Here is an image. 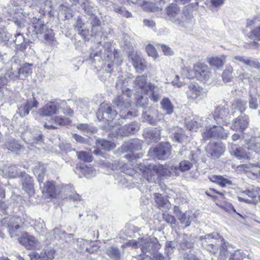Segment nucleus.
I'll use <instances>...</instances> for the list:
<instances>
[{
  "instance_id": "obj_3",
  "label": "nucleus",
  "mask_w": 260,
  "mask_h": 260,
  "mask_svg": "<svg viewBox=\"0 0 260 260\" xmlns=\"http://www.w3.org/2000/svg\"><path fill=\"white\" fill-rule=\"evenodd\" d=\"M46 167L44 164H39L34 169V174L37 177L42 192L49 197H54L56 195L55 187L53 181H48L43 183Z\"/></svg>"
},
{
  "instance_id": "obj_6",
  "label": "nucleus",
  "mask_w": 260,
  "mask_h": 260,
  "mask_svg": "<svg viewBox=\"0 0 260 260\" xmlns=\"http://www.w3.org/2000/svg\"><path fill=\"white\" fill-rule=\"evenodd\" d=\"M140 248L143 255L147 257L155 256L158 253L160 245L156 239H152L150 237L140 238Z\"/></svg>"
},
{
  "instance_id": "obj_32",
  "label": "nucleus",
  "mask_w": 260,
  "mask_h": 260,
  "mask_svg": "<svg viewBox=\"0 0 260 260\" xmlns=\"http://www.w3.org/2000/svg\"><path fill=\"white\" fill-rule=\"evenodd\" d=\"M157 115L158 110L150 108L146 111L143 112L142 118L143 121L147 122L151 125H155V120L152 117Z\"/></svg>"
},
{
  "instance_id": "obj_42",
  "label": "nucleus",
  "mask_w": 260,
  "mask_h": 260,
  "mask_svg": "<svg viewBox=\"0 0 260 260\" xmlns=\"http://www.w3.org/2000/svg\"><path fill=\"white\" fill-rule=\"evenodd\" d=\"M153 196L155 202L158 208L160 209L165 207L168 208V206L169 205V201L166 199H165L161 194L154 193Z\"/></svg>"
},
{
  "instance_id": "obj_22",
  "label": "nucleus",
  "mask_w": 260,
  "mask_h": 260,
  "mask_svg": "<svg viewBox=\"0 0 260 260\" xmlns=\"http://www.w3.org/2000/svg\"><path fill=\"white\" fill-rule=\"evenodd\" d=\"M39 103L34 98H31L25 101L18 108V113L20 116L23 117L29 114L30 110L33 108H37Z\"/></svg>"
},
{
  "instance_id": "obj_48",
  "label": "nucleus",
  "mask_w": 260,
  "mask_h": 260,
  "mask_svg": "<svg viewBox=\"0 0 260 260\" xmlns=\"http://www.w3.org/2000/svg\"><path fill=\"white\" fill-rule=\"evenodd\" d=\"M234 69L231 66L227 67V68L223 71L222 75L223 81L224 83H228L232 82L233 79V73Z\"/></svg>"
},
{
  "instance_id": "obj_24",
  "label": "nucleus",
  "mask_w": 260,
  "mask_h": 260,
  "mask_svg": "<svg viewBox=\"0 0 260 260\" xmlns=\"http://www.w3.org/2000/svg\"><path fill=\"white\" fill-rule=\"evenodd\" d=\"M249 124V118L246 115H241L236 118L234 123L231 126L233 130L243 131L247 128Z\"/></svg>"
},
{
  "instance_id": "obj_20",
  "label": "nucleus",
  "mask_w": 260,
  "mask_h": 260,
  "mask_svg": "<svg viewBox=\"0 0 260 260\" xmlns=\"http://www.w3.org/2000/svg\"><path fill=\"white\" fill-rule=\"evenodd\" d=\"M148 87L149 89L145 93L148 94L149 99L154 103L159 102L162 94L161 87H158L154 83H150Z\"/></svg>"
},
{
  "instance_id": "obj_53",
  "label": "nucleus",
  "mask_w": 260,
  "mask_h": 260,
  "mask_svg": "<svg viewBox=\"0 0 260 260\" xmlns=\"http://www.w3.org/2000/svg\"><path fill=\"white\" fill-rule=\"evenodd\" d=\"M81 7L84 10V12L89 16H93L94 15L95 9L91 6L87 1L84 2L81 4Z\"/></svg>"
},
{
  "instance_id": "obj_9",
  "label": "nucleus",
  "mask_w": 260,
  "mask_h": 260,
  "mask_svg": "<svg viewBox=\"0 0 260 260\" xmlns=\"http://www.w3.org/2000/svg\"><path fill=\"white\" fill-rule=\"evenodd\" d=\"M130 98L122 93L121 95H117L113 100V104L120 110L119 116L121 118L125 119L129 118L130 116H136L129 111L127 112L126 115L123 114V111L129 108L131 106Z\"/></svg>"
},
{
  "instance_id": "obj_47",
  "label": "nucleus",
  "mask_w": 260,
  "mask_h": 260,
  "mask_svg": "<svg viewBox=\"0 0 260 260\" xmlns=\"http://www.w3.org/2000/svg\"><path fill=\"white\" fill-rule=\"evenodd\" d=\"M52 122L54 125L64 126L70 123V120L68 118H63L61 116H54L51 118L49 122Z\"/></svg>"
},
{
  "instance_id": "obj_18",
  "label": "nucleus",
  "mask_w": 260,
  "mask_h": 260,
  "mask_svg": "<svg viewBox=\"0 0 260 260\" xmlns=\"http://www.w3.org/2000/svg\"><path fill=\"white\" fill-rule=\"evenodd\" d=\"M153 170L156 172V173L163 177H170L173 176L174 174L177 175L176 171L177 168L176 167L173 166H170L169 165H155L153 167Z\"/></svg>"
},
{
  "instance_id": "obj_60",
  "label": "nucleus",
  "mask_w": 260,
  "mask_h": 260,
  "mask_svg": "<svg viewBox=\"0 0 260 260\" xmlns=\"http://www.w3.org/2000/svg\"><path fill=\"white\" fill-rule=\"evenodd\" d=\"M143 176L148 182L154 181L155 179V175L154 174V172L147 169L143 171Z\"/></svg>"
},
{
  "instance_id": "obj_52",
  "label": "nucleus",
  "mask_w": 260,
  "mask_h": 260,
  "mask_svg": "<svg viewBox=\"0 0 260 260\" xmlns=\"http://www.w3.org/2000/svg\"><path fill=\"white\" fill-rule=\"evenodd\" d=\"M260 192V188L256 187L255 188H248L242 191L243 194L248 196L252 200L257 199L256 197Z\"/></svg>"
},
{
  "instance_id": "obj_15",
  "label": "nucleus",
  "mask_w": 260,
  "mask_h": 260,
  "mask_svg": "<svg viewBox=\"0 0 260 260\" xmlns=\"http://www.w3.org/2000/svg\"><path fill=\"white\" fill-rule=\"evenodd\" d=\"M237 168L239 171L247 173L248 177L252 179L260 177V165L258 163L242 164L238 166Z\"/></svg>"
},
{
  "instance_id": "obj_17",
  "label": "nucleus",
  "mask_w": 260,
  "mask_h": 260,
  "mask_svg": "<svg viewBox=\"0 0 260 260\" xmlns=\"http://www.w3.org/2000/svg\"><path fill=\"white\" fill-rule=\"evenodd\" d=\"M137 72L141 73L147 69V62L145 59L138 53L133 52L128 56Z\"/></svg>"
},
{
  "instance_id": "obj_64",
  "label": "nucleus",
  "mask_w": 260,
  "mask_h": 260,
  "mask_svg": "<svg viewBox=\"0 0 260 260\" xmlns=\"http://www.w3.org/2000/svg\"><path fill=\"white\" fill-rule=\"evenodd\" d=\"M149 104V100L147 97L141 96L137 101V106L146 108Z\"/></svg>"
},
{
  "instance_id": "obj_44",
  "label": "nucleus",
  "mask_w": 260,
  "mask_h": 260,
  "mask_svg": "<svg viewBox=\"0 0 260 260\" xmlns=\"http://www.w3.org/2000/svg\"><path fill=\"white\" fill-rule=\"evenodd\" d=\"M23 188L24 190L30 193L34 191V181L31 177L26 175L25 176L24 180L22 182Z\"/></svg>"
},
{
  "instance_id": "obj_26",
  "label": "nucleus",
  "mask_w": 260,
  "mask_h": 260,
  "mask_svg": "<svg viewBox=\"0 0 260 260\" xmlns=\"http://www.w3.org/2000/svg\"><path fill=\"white\" fill-rule=\"evenodd\" d=\"M19 242L27 249L36 248L37 247V240L33 236H30L24 232L19 239Z\"/></svg>"
},
{
  "instance_id": "obj_54",
  "label": "nucleus",
  "mask_w": 260,
  "mask_h": 260,
  "mask_svg": "<svg viewBox=\"0 0 260 260\" xmlns=\"http://www.w3.org/2000/svg\"><path fill=\"white\" fill-rule=\"evenodd\" d=\"M246 107V102L241 101H236L232 104V109L234 110V112L237 110L242 113L245 111Z\"/></svg>"
},
{
  "instance_id": "obj_2",
  "label": "nucleus",
  "mask_w": 260,
  "mask_h": 260,
  "mask_svg": "<svg viewBox=\"0 0 260 260\" xmlns=\"http://www.w3.org/2000/svg\"><path fill=\"white\" fill-rule=\"evenodd\" d=\"M167 19L175 25L180 27H186L191 22L193 16L185 6L182 10L177 4H171L166 9Z\"/></svg>"
},
{
  "instance_id": "obj_55",
  "label": "nucleus",
  "mask_w": 260,
  "mask_h": 260,
  "mask_svg": "<svg viewBox=\"0 0 260 260\" xmlns=\"http://www.w3.org/2000/svg\"><path fill=\"white\" fill-rule=\"evenodd\" d=\"M33 27L34 31L36 34H43L46 29L44 22L40 19H38L37 22L34 23Z\"/></svg>"
},
{
  "instance_id": "obj_16",
  "label": "nucleus",
  "mask_w": 260,
  "mask_h": 260,
  "mask_svg": "<svg viewBox=\"0 0 260 260\" xmlns=\"http://www.w3.org/2000/svg\"><path fill=\"white\" fill-rule=\"evenodd\" d=\"M60 104L56 101L49 102L43 107L38 110L40 115L44 117H49L57 114L59 112Z\"/></svg>"
},
{
  "instance_id": "obj_50",
  "label": "nucleus",
  "mask_w": 260,
  "mask_h": 260,
  "mask_svg": "<svg viewBox=\"0 0 260 260\" xmlns=\"http://www.w3.org/2000/svg\"><path fill=\"white\" fill-rule=\"evenodd\" d=\"M35 231L39 233H44L46 231V227L43 220L39 218L34 221L33 223Z\"/></svg>"
},
{
  "instance_id": "obj_28",
  "label": "nucleus",
  "mask_w": 260,
  "mask_h": 260,
  "mask_svg": "<svg viewBox=\"0 0 260 260\" xmlns=\"http://www.w3.org/2000/svg\"><path fill=\"white\" fill-rule=\"evenodd\" d=\"M205 118L195 116L190 121L186 122V126L190 131H197L199 127L206 125V120ZM207 120V118H205Z\"/></svg>"
},
{
  "instance_id": "obj_33",
  "label": "nucleus",
  "mask_w": 260,
  "mask_h": 260,
  "mask_svg": "<svg viewBox=\"0 0 260 260\" xmlns=\"http://www.w3.org/2000/svg\"><path fill=\"white\" fill-rule=\"evenodd\" d=\"M14 42L16 49L20 51H25L26 47V42L23 35L20 33H17L15 35Z\"/></svg>"
},
{
  "instance_id": "obj_49",
  "label": "nucleus",
  "mask_w": 260,
  "mask_h": 260,
  "mask_svg": "<svg viewBox=\"0 0 260 260\" xmlns=\"http://www.w3.org/2000/svg\"><path fill=\"white\" fill-rule=\"evenodd\" d=\"M186 138V136L183 129H177L173 134L172 138L173 140L178 143H182Z\"/></svg>"
},
{
  "instance_id": "obj_39",
  "label": "nucleus",
  "mask_w": 260,
  "mask_h": 260,
  "mask_svg": "<svg viewBox=\"0 0 260 260\" xmlns=\"http://www.w3.org/2000/svg\"><path fill=\"white\" fill-rule=\"evenodd\" d=\"M190 157H191V161L184 160L180 162L179 168L181 171L184 172L189 170L191 168H192L193 164L196 162V160L194 157V154L193 153H190Z\"/></svg>"
},
{
  "instance_id": "obj_12",
  "label": "nucleus",
  "mask_w": 260,
  "mask_h": 260,
  "mask_svg": "<svg viewBox=\"0 0 260 260\" xmlns=\"http://www.w3.org/2000/svg\"><path fill=\"white\" fill-rule=\"evenodd\" d=\"M171 146L167 142L160 143L155 148L150 149L149 153L154 155L158 159H167L171 155Z\"/></svg>"
},
{
  "instance_id": "obj_61",
  "label": "nucleus",
  "mask_w": 260,
  "mask_h": 260,
  "mask_svg": "<svg viewBox=\"0 0 260 260\" xmlns=\"http://www.w3.org/2000/svg\"><path fill=\"white\" fill-rule=\"evenodd\" d=\"M146 51L149 56H151L154 59H156L158 57V54L155 47L149 44L146 47Z\"/></svg>"
},
{
  "instance_id": "obj_14",
  "label": "nucleus",
  "mask_w": 260,
  "mask_h": 260,
  "mask_svg": "<svg viewBox=\"0 0 260 260\" xmlns=\"http://www.w3.org/2000/svg\"><path fill=\"white\" fill-rule=\"evenodd\" d=\"M140 129L139 124L137 122H133L125 124L123 127H119L118 125H115V128L112 130L113 133L117 136L122 137L128 136L129 135L134 134Z\"/></svg>"
},
{
  "instance_id": "obj_23",
  "label": "nucleus",
  "mask_w": 260,
  "mask_h": 260,
  "mask_svg": "<svg viewBox=\"0 0 260 260\" xmlns=\"http://www.w3.org/2000/svg\"><path fill=\"white\" fill-rule=\"evenodd\" d=\"M129 78L128 77L119 76L116 83L117 89L121 90L123 94H125L127 97H131L132 95V90L127 88Z\"/></svg>"
},
{
  "instance_id": "obj_45",
  "label": "nucleus",
  "mask_w": 260,
  "mask_h": 260,
  "mask_svg": "<svg viewBox=\"0 0 260 260\" xmlns=\"http://www.w3.org/2000/svg\"><path fill=\"white\" fill-rule=\"evenodd\" d=\"M81 170L84 176L88 179L92 178L96 175L95 169L90 165L83 166Z\"/></svg>"
},
{
  "instance_id": "obj_46",
  "label": "nucleus",
  "mask_w": 260,
  "mask_h": 260,
  "mask_svg": "<svg viewBox=\"0 0 260 260\" xmlns=\"http://www.w3.org/2000/svg\"><path fill=\"white\" fill-rule=\"evenodd\" d=\"M96 147L105 150H109L115 147L114 143L106 140H98L96 143Z\"/></svg>"
},
{
  "instance_id": "obj_51",
  "label": "nucleus",
  "mask_w": 260,
  "mask_h": 260,
  "mask_svg": "<svg viewBox=\"0 0 260 260\" xmlns=\"http://www.w3.org/2000/svg\"><path fill=\"white\" fill-rule=\"evenodd\" d=\"M77 128L79 129L82 130L87 134L94 133L96 131V129L95 127L87 123L78 124L77 125Z\"/></svg>"
},
{
  "instance_id": "obj_62",
  "label": "nucleus",
  "mask_w": 260,
  "mask_h": 260,
  "mask_svg": "<svg viewBox=\"0 0 260 260\" xmlns=\"http://www.w3.org/2000/svg\"><path fill=\"white\" fill-rule=\"evenodd\" d=\"M11 35L9 34L5 28H0V42H7L10 38Z\"/></svg>"
},
{
  "instance_id": "obj_58",
  "label": "nucleus",
  "mask_w": 260,
  "mask_h": 260,
  "mask_svg": "<svg viewBox=\"0 0 260 260\" xmlns=\"http://www.w3.org/2000/svg\"><path fill=\"white\" fill-rule=\"evenodd\" d=\"M20 218L19 223L21 226H26L28 224H30L31 226L33 225L34 220L29 216L27 215H23L22 217Z\"/></svg>"
},
{
  "instance_id": "obj_57",
  "label": "nucleus",
  "mask_w": 260,
  "mask_h": 260,
  "mask_svg": "<svg viewBox=\"0 0 260 260\" xmlns=\"http://www.w3.org/2000/svg\"><path fill=\"white\" fill-rule=\"evenodd\" d=\"M98 164L103 168L114 170L115 168H116L115 165L117 164V160H114L111 162L107 160H100L99 161Z\"/></svg>"
},
{
  "instance_id": "obj_7",
  "label": "nucleus",
  "mask_w": 260,
  "mask_h": 260,
  "mask_svg": "<svg viewBox=\"0 0 260 260\" xmlns=\"http://www.w3.org/2000/svg\"><path fill=\"white\" fill-rule=\"evenodd\" d=\"M202 135L204 141H207L211 138L226 139L228 137V133L224 131L223 127L216 125L206 126L202 129Z\"/></svg>"
},
{
  "instance_id": "obj_13",
  "label": "nucleus",
  "mask_w": 260,
  "mask_h": 260,
  "mask_svg": "<svg viewBox=\"0 0 260 260\" xmlns=\"http://www.w3.org/2000/svg\"><path fill=\"white\" fill-rule=\"evenodd\" d=\"M225 147L221 142H210L207 145L206 151L207 156L213 159H217L223 154Z\"/></svg>"
},
{
  "instance_id": "obj_43",
  "label": "nucleus",
  "mask_w": 260,
  "mask_h": 260,
  "mask_svg": "<svg viewBox=\"0 0 260 260\" xmlns=\"http://www.w3.org/2000/svg\"><path fill=\"white\" fill-rule=\"evenodd\" d=\"M115 167H116V168H115V170H120L121 172L129 176H132L135 173L134 170L129 167L127 164L117 160V164Z\"/></svg>"
},
{
  "instance_id": "obj_38",
  "label": "nucleus",
  "mask_w": 260,
  "mask_h": 260,
  "mask_svg": "<svg viewBox=\"0 0 260 260\" xmlns=\"http://www.w3.org/2000/svg\"><path fill=\"white\" fill-rule=\"evenodd\" d=\"M32 64L30 63H25L19 69V72L20 76V79L23 80L25 78L30 76L32 73Z\"/></svg>"
},
{
  "instance_id": "obj_1",
  "label": "nucleus",
  "mask_w": 260,
  "mask_h": 260,
  "mask_svg": "<svg viewBox=\"0 0 260 260\" xmlns=\"http://www.w3.org/2000/svg\"><path fill=\"white\" fill-rule=\"evenodd\" d=\"M202 246L210 252L215 254L219 250L218 260H225L232 246L223 238L219 237L217 233L209 234L201 236Z\"/></svg>"
},
{
  "instance_id": "obj_36",
  "label": "nucleus",
  "mask_w": 260,
  "mask_h": 260,
  "mask_svg": "<svg viewBox=\"0 0 260 260\" xmlns=\"http://www.w3.org/2000/svg\"><path fill=\"white\" fill-rule=\"evenodd\" d=\"M106 254L112 260H120L121 253L119 249L114 246L108 247L106 250Z\"/></svg>"
},
{
  "instance_id": "obj_25",
  "label": "nucleus",
  "mask_w": 260,
  "mask_h": 260,
  "mask_svg": "<svg viewBox=\"0 0 260 260\" xmlns=\"http://www.w3.org/2000/svg\"><path fill=\"white\" fill-rule=\"evenodd\" d=\"M133 83L134 87L136 89H141L145 93L149 89V84L152 83L147 82V76L139 75L136 77Z\"/></svg>"
},
{
  "instance_id": "obj_27",
  "label": "nucleus",
  "mask_w": 260,
  "mask_h": 260,
  "mask_svg": "<svg viewBox=\"0 0 260 260\" xmlns=\"http://www.w3.org/2000/svg\"><path fill=\"white\" fill-rule=\"evenodd\" d=\"M142 141L139 139H133L125 142L121 147L122 152L139 150L141 149Z\"/></svg>"
},
{
  "instance_id": "obj_41",
  "label": "nucleus",
  "mask_w": 260,
  "mask_h": 260,
  "mask_svg": "<svg viewBox=\"0 0 260 260\" xmlns=\"http://www.w3.org/2000/svg\"><path fill=\"white\" fill-rule=\"evenodd\" d=\"M5 148L11 151L17 152L21 149V146L15 140L10 139L5 143Z\"/></svg>"
},
{
  "instance_id": "obj_8",
  "label": "nucleus",
  "mask_w": 260,
  "mask_h": 260,
  "mask_svg": "<svg viewBox=\"0 0 260 260\" xmlns=\"http://www.w3.org/2000/svg\"><path fill=\"white\" fill-rule=\"evenodd\" d=\"M244 34L251 39L260 41V20L257 18L247 19Z\"/></svg>"
},
{
  "instance_id": "obj_31",
  "label": "nucleus",
  "mask_w": 260,
  "mask_h": 260,
  "mask_svg": "<svg viewBox=\"0 0 260 260\" xmlns=\"http://www.w3.org/2000/svg\"><path fill=\"white\" fill-rule=\"evenodd\" d=\"M226 56L221 55L220 56H215L209 58L208 62L211 67L217 70H221L225 62Z\"/></svg>"
},
{
  "instance_id": "obj_5",
  "label": "nucleus",
  "mask_w": 260,
  "mask_h": 260,
  "mask_svg": "<svg viewBox=\"0 0 260 260\" xmlns=\"http://www.w3.org/2000/svg\"><path fill=\"white\" fill-rule=\"evenodd\" d=\"M117 52L112 51V48L109 44H107L101 49L99 53H91L90 58H92L95 57H100L104 62L105 66H106L105 70L107 73H111V68L113 66V61L117 57Z\"/></svg>"
},
{
  "instance_id": "obj_34",
  "label": "nucleus",
  "mask_w": 260,
  "mask_h": 260,
  "mask_svg": "<svg viewBox=\"0 0 260 260\" xmlns=\"http://www.w3.org/2000/svg\"><path fill=\"white\" fill-rule=\"evenodd\" d=\"M90 24L92 25L91 27V33L92 36H96L100 34L101 30L100 24L101 22L99 19L97 18L94 15L92 16L89 19Z\"/></svg>"
},
{
  "instance_id": "obj_40",
  "label": "nucleus",
  "mask_w": 260,
  "mask_h": 260,
  "mask_svg": "<svg viewBox=\"0 0 260 260\" xmlns=\"http://www.w3.org/2000/svg\"><path fill=\"white\" fill-rule=\"evenodd\" d=\"M179 244L180 248L183 250L190 249L193 246L192 239L187 235H184L182 237Z\"/></svg>"
},
{
  "instance_id": "obj_56",
  "label": "nucleus",
  "mask_w": 260,
  "mask_h": 260,
  "mask_svg": "<svg viewBox=\"0 0 260 260\" xmlns=\"http://www.w3.org/2000/svg\"><path fill=\"white\" fill-rule=\"evenodd\" d=\"M78 158L85 162H91L92 160V155L88 152L79 151L76 152Z\"/></svg>"
},
{
  "instance_id": "obj_10",
  "label": "nucleus",
  "mask_w": 260,
  "mask_h": 260,
  "mask_svg": "<svg viewBox=\"0 0 260 260\" xmlns=\"http://www.w3.org/2000/svg\"><path fill=\"white\" fill-rule=\"evenodd\" d=\"M186 94L189 102L198 103L206 96V93L197 83H191L187 86Z\"/></svg>"
},
{
  "instance_id": "obj_21",
  "label": "nucleus",
  "mask_w": 260,
  "mask_h": 260,
  "mask_svg": "<svg viewBox=\"0 0 260 260\" xmlns=\"http://www.w3.org/2000/svg\"><path fill=\"white\" fill-rule=\"evenodd\" d=\"M229 115L228 108L223 106H218L214 110L213 117L218 124L226 122Z\"/></svg>"
},
{
  "instance_id": "obj_63",
  "label": "nucleus",
  "mask_w": 260,
  "mask_h": 260,
  "mask_svg": "<svg viewBox=\"0 0 260 260\" xmlns=\"http://www.w3.org/2000/svg\"><path fill=\"white\" fill-rule=\"evenodd\" d=\"M177 218L181 224H184V228L188 227L190 224L191 221L185 213H182Z\"/></svg>"
},
{
  "instance_id": "obj_19",
  "label": "nucleus",
  "mask_w": 260,
  "mask_h": 260,
  "mask_svg": "<svg viewBox=\"0 0 260 260\" xmlns=\"http://www.w3.org/2000/svg\"><path fill=\"white\" fill-rule=\"evenodd\" d=\"M195 75L199 80L206 81L209 79L210 75V69L206 64L197 63L193 68Z\"/></svg>"
},
{
  "instance_id": "obj_4",
  "label": "nucleus",
  "mask_w": 260,
  "mask_h": 260,
  "mask_svg": "<svg viewBox=\"0 0 260 260\" xmlns=\"http://www.w3.org/2000/svg\"><path fill=\"white\" fill-rule=\"evenodd\" d=\"M117 113L110 105L107 104L102 103L100 105L98 112L96 113L97 118L100 120H103L108 122L107 125L105 128L112 130L115 128L116 123L113 121L117 116Z\"/></svg>"
},
{
  "instance_id": "obj_59",
  "label": "nucleus",
  "mask_w": 260,
  "mask_h": 260,
  "mask_svg": "<svg viewBox=\"0 0 260 260\" xmlns=\"http://www.w3.org/2000/svg\"><path fill=\"white\" fill-rule=\"evenodd\" d=\"M229 260H243L245 257V254L241 250H237L234 253H232Z\"/></svg>"
},
{
  "instance_id": "obj_37",
  "label": "nucleus",
  "mask_w": 260,
  "mask_h": 260,
  "mask_svg": "<svg viewBox=\"0 0 260 260\" xmlns=\"http://www.w3.org/2000/svg\"><path fill=\"white\" fill-rule=\"evenodd\" d=\"M161 108L167 114H171L174 112V107L168 98H163L160 102Z\"/></svg>"
},
{
  "instance_id": "obj_29",
  "label": "nucleus",
  "mask_w": 260,
  "mask_h": 260,
  "mask_svg": "<svg viewBox=\"0 0 260 260\" xmlns=\"http://www.w3.org/2000/svg\"><path fill=\"white\" fill-rule=\"evenodd\" d=\"M143 136L149 142H155L160 140V132L156 128H147L144 131Z\"/></svg>"
},
{
  "instance_id": "obj_35",
  "label": "nucleus",
  "mask_w": 260,
  "mask_h": 260,
  "mask_svg": "<svg viewBox=\"0 0 260 260\" xmlns=\"http://www.w3.org/2000/svg\"><path fill=\"white\" fill-rule=\"evenodd\" d=\"M209 179L211 181L217 183L221 187L233 184L231 180L219 175H212L209 177Z\"/></svg>"
},
{
  "instance_id": "obj_11",
  "label": "nucleus",
  "mask_w": 260,
  "mask_h": 260,
  "mask_svg": "<svg viewBox=\"0 0 260 260\" xmlns=\"http://www.w3.org/2000/svg\"><path fill=\"white\" fill-rule=\"evenodd\" d=\"M20 218L11 217L10 218L4 219L3 222L7 223V228L11 238L18 239L24 232L21 231V224L19 223Z\"/></svg>"
},
{
  "instance_id": "obj_30",
  "label": "nucleus",
  "mask_w": 260,
  "mask_h": 260,
  "mask_svg": "<svg viewBox=\"0 0 260 260\" xmlns=\"http://www.w3.org/2000/svg\"><path fill=\"white\" fill-rule=\"evenodd\" d=\"M230 152L231 155H234L239 159H249L248 156L245 149L238 147L236 145L232 144L230 147Z\"/></svg>"
}]
</instances>
